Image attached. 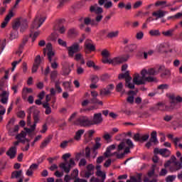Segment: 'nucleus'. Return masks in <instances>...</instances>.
<instances>
[{
	"mask_svg": "<svg viewBox=\"0 0 182 182\" xmlns=\"http://www.w3.org/2000/svg\"><path fill=\"white\" fill-rule=\"evenodd\" d=\"M112 6H113V3L112 1H107L104 5L105 9H109L112 8Z\"/></svg>",
	"mask_w": 182,
	"mask_h": 182,
	"instance_id": "6e6d98bb",
	"label": "nucleus"
},
{
	"mask_svg": "<svg viewBox=\"0 0 182 182\" xmlns=\"http://www.w3.org/2000/svg\"><path fill=\"white\" fill-rule=\"evenodd\" d=\"M43 107H44V109H46V114H50V113H52V108H50L49 103L46 102L43 104Z\"/></svg>",
	"mask_w": 182,
	"mask_h": 182,
	"instance_id": "7c9ffc66",
	"label": "nucleus"
},
{
	"mask_svg": "<svg viewBox=\"0 0 182 182\" xmlns=\"http://www.w3.org/2000/svg\"><path fill=\"white\" fill-rule=\"evenodd\" d=\"M70 157V154H65L63 155L62 159H64L65 162H62L60 164L59 167L64 171V173H66V174H69L70 173V170L72 169V167H75V163L73 159H70L69 162H68V159Z\"/></svg>",
	"mask_w": 182,
	"mask_h": 182,
	"instance_id": "f03ea898",
	"label": "nucleus"
},
{
	"mask_svg": "<svg viewBox=\"0 0 182 182\" xmlns=\"http://www.w3.org/2000/svg\"><path fill=\"white\" fill-rule=\"evenodd\" d=\"M126 144H127L128 147L133 149L134 147V144H133V141H132V139H127L126 141Z\"/></svg>",
	"mask_w": 182,
	"mask_h": 182,
	"instance_id": "3c124183",
	"label": "nucleus"
},
{
	"mask_svg": "<svg viewBox=\"0 0 182 182\" xmlns=\"http://www.w3.org/2000/svg\"><path fill=\"white\" fill-rule=\"evenodd\" d=\"M1 97V102L3 105H6V103H8V100L9 99V92L2 91Z\"/></svg>",
	"mask_w": 182,
	"mask_h": 182,
	"instance_id": "6ab92c4d",
	"label": "nucleus"
},
{
	"mask_svg": "<svg viewBox=\"0 0 182 182\" xmlns=\"http://www.w3.org/2000/svg\"><path fill=\"white\" fill-rule=\"evenodd\" d=\"M77 33V31L75 30V28H70L68 31V35L70 36H75Z\"/></svg>",
	"mask_w": 182,
	"mask_h": 182,
	"instance_id": "09e8293b",
	"label": "nucleus"
},
{
	"mask_svg": "<svg viewBox=\"0 0 182 182\" xmlns=\"http://www.w3.org/2000/svg\"><path fill=\"white\" fill-rule=\"evenodd\" d=\"M173 32H174V29H170L167 31H164L162 33L164 36H173Z\"/></svg>",
	"mask_w": 182,
	"mask_h": 182,
	"instance_id": "c03bdc74",
	"label": "nucleus"
},
{
	"mask_svg": "<svg viewBox=\"0 0 182 182\" xmlns=\"http://www.w3.org/2000/svg\"><path fill=\"white\" fill-rule=\"evenodd\" d=\"M91 82L92 83H97L99 82V77L97 75H94L91 78Z\"/></svg>",
	"mask_w": 182,
	"mask_h": 182,
	"instance_id": "338daca9",
	"label": "nucleus"
},
{
	"mask_svg": "<svg viewBox=\"0 0 182 182\" xmlns=\"http://www.w3.org/2000/svg\"><path fill=\"white\" fill-rule=\"evenodd\" d=\"M149 35H151V36H159L160 35V31L159 30H151L149 31Z\"/></svg>",
	"mask_w": 182,
	"mask_h": 182,
	"instance_id": "a18cd8bd",
	"label": "nucleus"
},
{
	"mask_svg": "<svg viewBox=\"0 0 182 182\" xmlns=\"http://www.w3.org/2000/svg\"><path fill=\"white\" fill-rule=\"evenodd\" d=\"M58 44L60 45V46H63L64 48H66L68 46V44L66 43V41L59 38L58 40Z\"/></svg>",
	"mask_w": 182,
	"mask_h": 182,
	"instance_id": "5fc2aeb1",
	"label": "nucleus"
},
{
	"mask_svg": "<svg viewBox=\"0 0 182 182\" xmlns=\"http://www.w3.org/2000/svg\"><path fill=\"white\" fill-rule=\"evenodd\" d=\"M16 146H11L9 151L6 153V156H8L10 159H15L16 156Z\"/></svg>",
	"mask_w": 182,
	"mask_h": 182,
	"instance_id": "a211bd4d",
	"label": "nucleus"
},
{
	"mask_svg": "<svg viewBox=\"0 0 182 182\" xmlns=\"http://www.w3.org/2000/svg\"><path fill=\"white\" fill-rule=\"evenodd\" d=\"M70 72H72V70L70 69V67H64L63 68V73L65 76H68V75H69V73H70Z\"/></svg>",
	"mask_w": 182,
	"mask_h": 182,
	"instance_id": "a19ab883",
	"label": "nucleus"
},
{
	"mask_svg": "<svg viewBox=\"0 0 182 182\" xmlns=\"http://www.w3.org/2000/svg\"><path fill=\"white\" fill-rule=\"evenodd\" d=\"M169 86L167 84H161L158 86L157 90L159 91V93H163L164 90H167L168 89Z\"/></svg>",
	"mask_w": 182,
	"mask_h": 182,
	"instance_id": "c85d7f7f",
	"label": "nucleus"
},
{
	"mask_svg": "<svg viewBox=\"0 0 182 182\" xmlns=\"http://www.w3.org/2000/svg\"><path fill=\"white\" fill-rule=\"evenodd\" d=\"M142 176V173H137L136 176H130V180H127V182H141Z\"/></svg>",
	"mask_w": 182,
	"mask_h": 182,
	"instance_id": "4be33fe9",
	"label": "nucleus"
},
{
	"mask_svg": "<svg viewBox=\"0 0 182 182\" xmlns=\"http://www.w3.org/2000/svg\"><path fill=\"white\" fill-rule=\"evenodd\" d=\"M156 109L158 110H165L166 107L164 106V105L163 103H158L157 106H156Z\"/></svg>",
	"mask_w": 182,
	"mask_h": 182,
	"instance_id": "4d7b16f0",
	"label": "nucleus"
},
{
	"mask_svg": "<svg viewBox=\"0 0 182 182\" xmlns=\"http://www.w3.org/2000/svg\"><path fill=\"white\" fill-rule=\"evenodd\" d=\"M63 86L65 90H67V92H73V87H72V82L68 81L63 82Z\"/></svg>",
	"mask_w": 182,
	"mask_h": 182,
	"instance_id": "393cba45",
	"label": "nucleus"
},
{
	"mask_svg": "<svg viewBox=\"0 0 182 182\" xmlns=\"http://www.w3.org/2000/svg\"><path fill=\"white\" fill-rule=\"evenodd\" d=\"M28 116H27V124L28 126H31V124H32L31 121L32 120V113H33V119L35 122V123H38V122H39V119H40V113L41 112L39 111V109H38L36 108V107L33 106L31 107L28 111Z\"/></svg>",
	"mask_w": 182,
	"mask_h": 182,
	"instance_id": "7ed1b4c3",
	"label": "nucleus"
},
{
	"mask_svg": "<svg viewBox=\"0 0 182 182\" xmlns=\"http://www.w3.org/2000/svg\"><path fill=\"white\" fill-rule=\"evenodd\" d=\"M161 74V77L163 79H166V77H168V76H170V70L166 69V67L164 65H160L159 67V73Z\"/></svg>",
	"mask_w": 182,
	"mask_h": 182,
	"instance_id": "4468645a",
	"label": "nucleus"
},
{
	"mask_svg": "<svg viewBox=\"0 0 182 182\" xmlns=\"http://www.w3.org/2000/svg\"><path fill=\"white\" fill-rule=\"evenodd\" d=\"M76 124L82 127H87L92 126V120L86 116H81L76 120Z\"/></svg>",
	"mask_w": 182,
	"mask_h": 182,
	"instance_id": "6e6552de",
	"label": "nucleus"
},
{
	"mask_svg": "<svg viewBox=\"0 0 182 182\" xmlns=\"http://www.w3.org/2000/svg\"><path fill=\"white\" fill-rule=\"evenodd\" d=\"M45 21H46V17L42 16L41 15H37L31 25V32H33V29H38L41 28Z\"/></svg>",
	"mask_w": 182,
	"mask_h": 182,
	"instance_id": "423d86ee",
	"label": "nucleus"
},
{
	"mask_svg": "<svg viewBox=\"0 0 182 182\" xmlns=\"http://www.w3.org/2000/svg\"><path fill=\"white\" fill-rule=\"evenodd\" d=\"M143 2L141 1H138L134 4V9H137V8H140Z\"/></svg>",
	"mask_w": 182,
	"mask_h": 182,
	"instance_id": "e2e57ef3",
	"label": "nucleus"
},
{
	"mask_svg": "<svg viewBox=\"0 0 182 182\" xmlns=\"http://www.w3.org/2000/svg\"><path fill=\"white\" fill-rule=\"evenodd\" d=\"M143 77V75H140V74H135L133 82L134 85H144L146 82H154V78L151 76Z\"/></svg>",
	"mask_w": 182,
	"mask_h": 182,
	"instance_id": "20e7f679",
	"label": "nucleus"
},
{
	"mask_svg": "<svg viewBox=\"0 0 182 182\" xmlns=\"http://www.w3.org/2000/svg\"><path fill=\"white\" fill-rule=\"evenodd\" d=\"M93 174H95V172H90L87 171L85 173V178H89L91 176H93Z\"/></svg>",
	"mask_w": 182,
	"mask_h": 182,
	"instance_id": "774afa93",
	"label": "nucleus"
},
{
	"mask_svg": "<svg viewBox=\"0 0 182 182\" xmlns=\"http://www.w3.org/2000/svg\"><path fill=\"white\" fill-rule=\"evenodd\" d=\"M164 120L165 122H171L173 120V115H166L164 117Z\"/></svg>",
	"mask_w": 182,
	"mask_h": 182,
	"instance_id": "0e129e2a",
	"label": "nucleus"
},
{
	"mask_svg": "<svg viewBox=\"0 0 182 182\" xmlns=\"http://www.w3.org/2000/svg\"><path fill=\"white\" fill-rule=\"evenodd\" d=\"M22 170L13 171L11 173V178H19L22 176Z\"/></svg>",
	"mask_w": 182,
	"mask_h": 182,
	"instance_id": "c756f323",
	"label": "nucleus"
},
{
	"mask_svg": "<svg viewBox=\"0 0 182 182\" xmlns=\"http://www.w3.org/2000/svg\"><path fill=\"white\" fill-rule=\"evenodd\" d=\"M134 140H135V141H141V136H140V134H135L134 135Z\"/></svg>",
	"mask_w": 182,
	"mask_h": 182,
	"instance_id": "13d9d810",
	"label": "nucleus"
},
{
	"mask_svg": "<svg viewBox=\"0 0 182 182\" xmlns=\"http://www.w3.org/2000/svg\"><path fill=\"white\" fill-rule=\"evenodd\" d=\"M90 12H95L97 15H100V14L103 13V9L102 7L97 6V4H95V6H91L90 8Z\"/></svg>",
	"mask_w": 182,
	"mask_h": 182,
	"instance_id": "aec40b11",
	"label": "nucleus"
},
{
	"mask_svg": "<svg viewBox=\"0 0 182 182\" xmlns=\"http://www.w3.org/2000/svg\"><path fill=\"white\" fill-rule=\"evenodd\" d=\"M166 4H167V1H158L155 3V6H161V8H164V6H166Z\"/></svg>",
	"mask_w": 182,
	"mask_h": 182,
	"instance_id": "4c0bfd02",
	"label": "nucleus"
},
{
	"mask_svg": "<svg viewBox=\"0 0 182 182\" xmlns=\"http://www.w3.org/2000/svg\"><path fill=\"white\" fill-rule=\"evenodd\" d=\"M149 137H150V135L149 134H146L141 136V141H146V140H149Z\"/></svg>",
	"mask_w": 182,
	"mask_h": 182,
	"instance_id": "680f3d73",
	"label": "nucleus"
},
{
	"mask_svg": "<svg viewBox=\"0 0 182 182\" xmlns=\"http://www.w3.org/2000/svg\"><path fill=\"white\" fill-rule=\"evenodd\" d=\"M118 79H125L126 87H129V89H134V85L130 82H132V77L130 76V73L129 71H126L125 73L119 74Z\"/></svg>",
	"mask_w": 182,
	"mask_h": 182,
	"instance_id": "0eeeda50",
	"label": "nucleus"
},
{
	"mask_svg": "<svg viewBox=\"0 0 182 182\" xmlns=\"http://www.w3.org/2000/svg\"><path fill=\"white\" fill-rule=\"evenodd\" d=\"M90 21H91V18L89 17L85 18H84V23H81L80 25V29H85V25H90Z\"/></svg>",
	"mask_w": 182,
	"mask_h": 182,
	"instance_id": "2f4dec72",
	"label": "nucleus"
},
{
	"mask_svg": "<svg viewBox=\"0 0 182 182\" xmlns=\"http://www.w3.org/2000/svg\"><path fill=\"white\" fill-rule=\"evenodd\" d=\"M143 36H144V33H143L142 31H139V33H136V38L138 39V41H140L143 39Z\"/></svg>",
	"mask_w": 182,
	"mask_h": 182,
	"instance_id": "bf43d9fd",
	"label": "nucleus"
},
{
	"mask_svg": "<svg viewBox=\"0 0 182 182\" xmlns=\"http://www.w3.org/2000/svg\"><path fill=\"white\" fill-rule=\"evenodd\" d=\"M20 28L21 32H25L26 29H28V21L26 19H17L14 21L12 28L13 31L10 34L11 41H14V39H16L18 38V29Z\"/></svg>",
	"mask_w": 182,
	"mask_h": 182,
	"instance_id": "f257e3e1",
	"label": "nucleus"
},
{
	"mask_svg": "<svg viewBox=\"0 0 182 182\" xmlns=\"http://www.w3.org/2000/svg\"><path fill=\"white\" fill-rule=\"evenodd\" d=\"M17 140H21V139H25L26 137V132L24 131H22L20 134L16 135Z\"/></svg>",
	"mask_w": 182,
	"mask_h": 182,
	"instance_id": "58836bf2",
	"label": "nucleus"
},
{
	"mask_svg": "<svg viewBox=\"0 0 182 182\" xmlns=\"http://www.w3.org/2000/svg\"><path fill=\"white\" fill-rule=\"evenodd\" d=\"M95 176H97V177H100V179L97 178L98 182H105V180H106V173L103 171L96 172Z\"/></svg>",
	"mask_w": 182,
	"mask_h": 182,
	"instance_id": "b1692460",
	"label": "nucleus"
},
{
	"mask_svg": "<svg viewBox=\"0 0 182 182\" xmlns=\"http://www.w3.org/2000/svg\"><path fill=\"white\" fill-rule=\"evenodd\" d=\"M70 0H60V4L58 6V8H62V6H64L65 4H68Z\"/></svg>",
	"mask_w": 182,
	"mask_h": 182,
	"instance_id": "864d4df0",
	"label": "nucleus"
},
{
	"mask_svg": "<svg viewBox=\"0 0 182 182\" xmlns=\"http://www.w3.org/2000/svg\"><path fill=\"white\" fill-rule=\"evenodd\" d=\"M68 50L69 56L73 58L75 53L79 51V44L77 43H74L73 46L67 48Z\"/></svg>",
	"mask_w": 182,
	"mask_h": 182,
	"instance_id": "f8f14e48",
	"label": "nucleus"
},
{
	"mask_svg": "<svg viewBox=\"0 0 182 182\" xmlns=\"http://www.w3.org/2000/svg\"><path fill=\"white\" fill-rule=\"evenodd\" d=\"M103 122V117H102V113H97L94 114L93 120H91V126L93 124H100Z\"/></svg>",
	"mask_w": 182,
	"mask_h": 182,
	"instance_id": "2eb2a0df",
	"label": "nucleus"
},
{
	"mask_svg": "<svg viewBox=\"0 0 182 182\" xmlns=\"http://www.w3.org/2000/svg\"><path fill=\"white\" fill-rule=\"evenodd\" d=\"M50 140H52V136H48L47 138H46L41 143L40 149H45V147H46V146H48V144L50 143Z\"/></svg>",
	"mask_w": 182,
	"mask_h": 182,
	"instance_id": "cd10ccee",
	"label": "nucleus"
},
{
	"mask_svg": "<svg viewBox=\"0 0 182 182\" xmlns=\"http://www.w3.org/2000/svg\"><path fill=\"white\" fill-rule=\"evenodd\" d=\"M47 52V56L49 62H52V58L53 56H55V52L52 50V44L50 43H48L46 45V48L43 50L44 55H46Z\"/></svg>",
	"mask_w": 182,
	"mask_h": 182,
	"instance_id": "9d476101",
	"label": "nucleus"
},
{
	"mask_svg": "<svg viewBox=\"0 0 182 182\" xmlns=\"http://www.w3.org/2000/svg\"><path fill=\"white\" fill-rule=\"evenodd\" d=\"M137 48V46L136 44H130L129 46H126V49H128L129 52H134Z\"/></svg>",
	"mask_w": 182,
	"mask_h": 182,
	"instance_id": "72a5a7b5",
	"label": "nucleus"
},
{
	"mask_svg": "<svg viewBox=\"0 0 182 182\" xmlns=\"http://www.w3.org/2000/svg\"><path fill=\"white\" fill-rule=\"evenodd\" d=\"M85 133V129H80L75 133V136H74L75 140L79 141L82 137V134Z\"/></svg>",
	"mask_w": 182,
	"mask_h": 182,
	"instance_id": "473e14b6",
	"label": "nucleus"
},
{
	"mask_svg": "<svg viewBox=\"0 0 182 182\" xmlns=\"http://www.w3.org/2000/svg\"><path fill=\"white\" fill-rule=\"evenodd\" d=\"M116 149V145L112 144L107 147L106 151L104 153L105 157H109L110 155V153L112 151Z\"/></svg>",
	"mask_w": 182,
	"mask_h": 182,
	"instance_id": "a878e982",
	"label": "nucleus"
},
{
	"mask_svg": "<svg viewBox=\"0 0 182 182\" xmlns=\"http://www.w3.org/2000/svg\"><path fill=\"white\" fill-rule=\"evenodd\" d=\"M63 19H60L57 23V25L55 26V29L60 32V33H65L66 31V29L65 28V26H63Z\"/></svg>",
	"mask_w": 182,
	"mask_h": 182,
	"instance_id": "f3484780",
	"label": "nucleus"
},
{
	"mask_svg": "<svg viewBox=\"0 0 182 182\" xmlns=\"http://www.w3.org/2000/svg\"><path fill=\"white\" fill-rule=\"evenodd\" d=\"M87 171L95 173V166H93L92 164H88L87 166Z\"/></svg>",
	"mask_w": 182,
	"mask_h": 182,
	"instance_id": "49530a36",
	"label": "nucleus"
},
{
	"mask_svg": "<svg viewBox=\"0 0 182 182\" xmlns=\"http://www.w3.org/2000/svg\"><path fill=\"white\" fill-rule=\"evenodd\" d=\"M100 147H102V144H100V142H95V144L93 146L94 153L96 151V150L100 149Z\"/></svg>",
	"mask_w": 182,
	"mask_h": 182,
	"instance_id": "603ef678",
	"label": "nucleus"
},
{
	"mask_svg": "<svg viewBox=\"0 0 182 182\" xmlns=\"http://www.w3.org/2000/svg\"><path fill=\"white\" fill-rule=\"evenodd\" d=\"M12 16H14V12L10 11L9 14L6 16L4 21L1 23V28H6V25H8V22L11 21Z\"/></svg>",
	"mask_w": 182,
	"mask_h": 182,
	"instance_id": "412c9836",
	"label": "nucleus"
},
{
	"mask_svg": "<svg viewBox=\"0 0 182 182\" xmlns=\"http://www.w3.org/2000/svg\"><path fill=\"white\" fill-rule=\"evenodd\" d=\"M160 49H167V48H170V43H165L163 44H161L159 46Z\"/></svg>",
	"mask_w": 182,
	"mask_h": 182,
	"instance_id": "052dcab7",
	"label": "nucleus"
},
{
	"mask_svg": "<svg viewBox=\"0 0 182 182\" xmlns=\"http://www.w3.org/2000/svg\"><path fill=\"white\" fill-rule=\"evenodd\" d=\"M129 60V55H123L122 57H117L114 59H107L103 60V63H109V65H113V66H116V65H119L120 63H124V62H127Z\"/></svg>",
	"mask_w": 182,
	"mask_h": 182,
	"instance_id": "39448f33",
	"label": "nucleus"
},
{
	"mask_svg": "<svg viewBox=\"0 0 182 182\" xmlns=\"http://www.w3.org/2000/svg\"><path fill=\"white\" fill-rule=\"evenodd\" d=\"M85 48L86 50H90V52H94V50H96V48L93 45L92 40L87 39L85 41Z\"/></svg>",
	"mask_w": 182,
	"mask_h": 182,
	"instance_id": "dca6fc26",
	"label": "nucleus"
},
{
	"mask_svg": "<svg viewBox=\"0 0 182 182\" xmlns=\"http://www.w3.org/2000/svg\"><path fill=\"white\" fill-rule=\"evenodd\" d=\"M87 66H88V68H94L95 69L97 68V66L95 65V63L92 60H88L87 62Z\"/></svg>",
	"mask_w": 182,
	"mask_h": 182,
	"instance_id": "8fccbe9b",
	"label": "nucleus"
},
{
	"mask_svg": "<svg viewBox=\"0 0 182 182\" xmlns=\"http://www.w3.org/2000/svg\"><path fill=\"white\" fill-rule=\"evenodd\" d=\"M26 42H28V38H24L23 40L22 43L19 46V50L17 52V53H19V54L22 53V49H23V46L26 45Z\"/></svg>",
	"mask_w": 182,
	"mask_h": 182,
	"instance_id": "f704fd0d",
	"label": "nucleus"
},
{
	"mask_svg": "<svg viewBox=\"0 0 182 182\" xmlns=\"http://www.w3.org/2000/svg\"><path fill=\"white\" fill-rule=\"evenodd\" d=\"M42 63V60L41 59V55H37L35 58L34 63L32 68V73H36L39 66Z\"/></svg>",
	"mask_w": 182,
	"mask_h": 182,
	"instance_id": "ddd939ff",
	"label": "nucleus"
},
{
	"mask_svg": "<svg viewBox=\"0 0 182 182\" xmlns=\"http://www.w3.org/2000/svg\"><path fill=\"white\" fill-rule=\"evenodd\" d=\"M141 75L142 77H145V75H149V76H156V75H159V68L156 70L154 68H149L148 70L143 69L141 71Z\"/></svg>",
	"mask_w": 182,
	"mask_h": 182,
	"instance_id": "9b49d317",
	"label": "nucleus"
},
{
	"mask_svg": "<svg viewBox=\"0 0 182 182\" xmlns=\"http://www.w3.org/2000/svg\"><path fill=\"white\" fill-rule=\"evenodd\" d=\"M111 92L109 91L106 88H103L102 90H100V96H108V95H110Z\"/></svg>",
	"mask_w": 182,
	"mask_h": 182,
	"instance_id": "e433bc0d",
	"label": "nucleus"
},
{
	"mask_svg": "<svg viewBox=\"0 0 182 182\" xmlns=\"http://www.w3.org/2000/svg\"><path fill=\"white\" fill-rule=\"evenodd\" d=\"M168 171H167V169L166 168H162L161 170V172L159 173V176L161 177H164V176H166L167 174Z\"/></svg>",
	"mask_w": 182,
	"mask_h": 182,
	"instance_id": "69168bd1",
	"label": "nucleus"
},
{
	"mask_svg": "<svg viewBox=\"0 0 182 182\" xmlns=\"http://www.w3.org/2000/svg\"><path fill=\"white\" fill-rule=\"evenodd\" d=\"M127 103H129V105H133L134 103V96H128L127 98Z\"/></svg>",
	"mask_w": 182,
	"mask_h": 182,
	"instance_id": "de8ad7c7",
	"label": "nucleus"
},
{
	"mask_svg": "<svg viewBox=\"0 0 182 182\" xmlns=\"http://www.w3.org/2000/svg\"><path fill=\"white\" fill-rule=\"evenodd\" d=\"M176 178H177V176L170 175L166 178V182H173V181H174V180H176Z\"/></svg>",
	"mask_w": 182,
	"mask_h": 182,
	"instance_id": "ea45409f",
	"label": "nucleus"
},
{
	"mask_svg": "<svg viewBox=\"0 0 182 182\" xmlns=\"http://www.w3.org/2000/svg\"><path fill=\"white\" fill-rule=\"evenodd\" d=\"M119 35V31H112L107 34V38H117Z\"/></svg>",
	"mask_w": 182,
	"mask_h": 182,
	"instance_id": "79ce46f5",
	"label": "nucleus"
},
{
	"mask_svg": "<svg viewBox=\"0 0 182 182\" xmlns=\"http://www.w3.org/2000/svg\"><path fill=\"white\" fill-rule=\"evenodd\" d=\"M154 154H160L162 156V157H170V154H171V151L170 150L164 148V149H159V148H155L154 149Z\"/></svg>",
	"mask_w": 182,
	"mask_h": 182,
	"instance_id": "1a4fd4ad",
	"label": "nucleus"
},
{
	"mask_svg": "<svg viewBox=\"0 0 182 182\" xmlns=\"http://www.w3.org/2000/svg\"><path fill=\"white\" fill-rule=\"evenodd\" d=\"M56 77H58V71L54 70L50 73V80L51 82H55L56 80Z\"/></svg>",
	"mask_w": 182,
	"mask_h": 182,
	"instance_id": "c9c22d12",
	"label": "nucleus"
},
{
	"mask_svg": "<svg viewBox=\"0 0 182 182\" xmlns=\"http://www.w3.org/2000/svg\"><path fill=\"white\" fill-rule=\"evenodd\" d=\"M171 163L174 164V166L176 167V170H181L182 168V164L180 161H176L177 160V158L174 155L171 156Z\"/></svg>",
	"mask_w": 182,
	"mask_h": 182,
	"instance_id": "5701e85b",
	"label": "nucleus"
},
{
	"mask_svg": "<svg viewBox=\"0 0 182 182\" xmlns=\"http://www.w3.org/2000/svg\"><path fill=\"white\" fill-rule=\"evenodd\" d=\"M164 15H165L164 11L161 10H159L157 11H154L152 13V16H156V21H157L160 18H164Z\"/></svg>",
	"mask_w": 182,
	"mask_h": 182,
	"instance_id": "bb28decb",
	"label": "nucleus"
},
{
	"mask_svg": "<svg viewBox=\"0 0 182 182\" xmlns=\"http://www.w3.org/2000/svg\"><path fill=\"white\" fill-rule=\"evenodd\" d=\"M117 92H122V95L124 93V90H123V83L119 82L116 87Z\"/></svg>",
	"mask_w": 182,
	"mask_h": 182,
	"instance_id": "37998d69",
	"label": "nucleus"
}]
</instances>
